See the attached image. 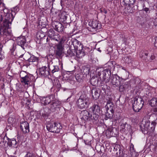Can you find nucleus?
<instances>
[{"instance_id": "nucleus-24", "label": "nucleus", "mask_w": 157, "mask_h": 157, "mask_svg": "<svg viewBox=\"0 0 157 157\" xmlns=\"http://www.w3.org/2000/svg\"><path fill=\"white\" fill-rule=\"evenodd\" d=\"M38 57L32 55L28 59V61L31 63L30 64H33L35 65L38 63Z\"/></svg>"}, {"instance_id": "nucleus-27", "label": "nucleus", "mask_w": 157, "mask_h": 157, "mask_svg": "<svg viewBox=\"0 0 157 157\" xmlns=\"http://www.w3.org/2000/svg\"><path fill=\"white\" fill-rule=\"evenodd\" d=\"M61 87V84L59 81H56L55 84L53 85L51 89V90L54 89L55 90L54 92L56 93L59 90Z\"/></svg>"}, {"instance_id": "nucleus-23", "label": "nucleus", "mask_w": 157, "mask_h": 157, "mask_svg": "<svg viewBox=\"0 0 157 157\" xmlns=\"http://www.w3.org/2000/svg\"><path fill=\"white\" fill-rule=\"evenodd\" d=\"M68 14L65 12H62L59 15L60 20L63 22L67 23L68 22L67 21V19L68 18Z\"/></svg>"}, {"instance_id": "nucleus-6", "label": "nucleus", "mask_w": 157, "mask_h": 157, "mask_svg": "<svg viewBox=\"0 0 157 157\" xmlns=\"http://www.w3.org/2000/svg\"><path fill=\"white\" fill-rule=\"evenodd\" d=\"M132 108L134 111L136 112H139L142 108L144 101L141 97L135 98L132 101Z\"/></svg>"}, {"instance_id": "nucleus-37", "label": "nucleus", "mask_w": 157, "mask_h": 157, "mask_svg": "<svg viewBox=\"0 0 157 157\" xmlns=\"http://www.w3.org/2000/svg\"><path fill=\"white\" fill-rule=\"evenodd\" d=\"M5 137L3 138H0L1 139V141L0 142V146L1 147H3L6 146V141L5 140Z\"/></svg>"}, {"instance_id": "nucleus-59", "label": "nucleus", "mask_w": 157, "mask_h": 157, "mask_svg": "<svg viewBox=\"0 0 157 157\" xmlns=\"http://www.w3.org/2000/svg\"><path fill=\"white\" fill-rule=\"evenodd\" d=\"M104 87H105V88H104V90H105V88H107V85H105V86H104Z\"/></svg>"}, {"instance_id": "nucleus-54", "label": "nucleus", "mask_w": 157, "mask_h": 157, "mask_svg": "<svg viewBox=\"0 0 157 157\" xmlns=\"http://www.w3.org/2000/svg\"><path fill=\"white\" fill-rule=\"evenodd\" d=\"M49 143H50V145H51V144H54V142L52 140H51L49 141Z\"/></svg>"}, {"instance_id": "nucleus-29", "label": "nucleus", "mask_w": 157, "mask_h": 157, "mask_svg": "<svg viewBox=\"0 0 157 157\" xmlns=\"http://www.w3.org/2000/svg\"><path fill=\"white\" fill-rule=\"evenodd\" d=\"M129 151L131 155V157H137L134 147V145L131 144L130 146Z\"/></svg>"}, {"instance_id": "nucleus-5", "label": "nucleus", "mask_w": 157, "mask_h": 157, "mask_svg": "<svg viewBox=\"0 0 157 157\" xmlns=\"http://www.w3.org/2000/svg\"><path fill=\"white\" fill-rule=\"evenodd\" d=\"M72 45L74 46L75 49L76 51L77 56H78L79 57H82L88 54V50L89 49L86 48H85V49L82 48L80 50L79 48L80 46V43L77 40H75L74 41H73Z\"/></svg>"}, {"instance_id": "nucleus-47", "label": "nucleus", "mask_w": 157, "mask_h": 157, "mask_svg": "<svg viewBox=\"0 0 157 157\" xmlns=\"http://www.w3.org/2000/svg\"><path fill=\"white\" fill-rule=\"evenodd\" d=\"M120 146L118 145H115L114 147V151H115V152H117L118 150H120Z\"/></svg>"}, {"instance_id": "nucleus-38", "label": "nucleus", "mask_w": 157, "mask_h": 157, "mask_svg": "<svg viewBox=\"0 0 157 157\" xmlns=\"http://www.w3.org/2000/svg\"><path fill=\"white\" fill-rule=\"evenodd\" d=\"M35 154L32 152L28 151L24 157H36Z\"/></svg>"}, {"instance_id": "nucleus-21", "label": "nucleus", "mask_w": 157, "mask_h": 157, "mask_svg": "<svg viewBox=\"0 0 157 157\" xmlns=\"http://www.w3.org/2000/svg\"><path fill=\"white\" fill-rule=\"evenodd\" d=\"M100 90L96 88H93L91 90V93L93 98L96 100L98 99L100 96Z\"/></svg>"}, {"instance_id": "nucleus-25", "label": "nucleus", "mask_w": 157, "mask_h": 157, "mask_svg": "<svg viewBox=\"0 0 157 157\" xmlns=\"http://www.w3.org/2000/svg\"><path fill=\"white\" fill-rule=\"evenodd\" d=\"M99 81V78L97 76H94L91 78L90 82L93 86H96L98 85Z\"/></svg>"}, {"instance_id": "nucleus-20", "label": "nucleus", "mask_w": 157, "mask_h": 157, "mask_svg": "<svg viewBox=\"0 0 157 157\" xmlns=\"http://www.w3.org/2000/svg\"><path fill=\"white\" fill-rule=\"evenodd\" d=\"M80 116L82 117L81 118L84 121H89L90 117V113L86 110H83L81 111Z\"/></svg>"}, {"instance_id": "nucleus-16", "label": "nucleus", "mask_w": 157, "mask_h": 157, "mask_svg": "<svg viewBox=\"0 0 157 157\" xmlns=\"http://www.w3.org/2000/svg\"><path fill=\"white\" fill-rule=\"evenodd\" d=\"M8 140L7 145L10 147L11 148H14L17 149L19 146V143L16 141L15 139H10L6 137Z\"/></svg>"}, {"instance_id": "nucleus-17", "label": "nucleus", "mask_w": 157, "mask_h": 157, "mask_svg": "<svg viewBox=\"0 0 157 157\" xmlns=\"http://www.w3.org/2000/svg\"><path fill=\"white\" fill-rule=\"evenodd\" d=\"M20 124L21 129L24 133L29 132V124L27 122L24 121L22 122H21Z\"/></svg>"}, {"instance_id": "nucleus-45", "label": "nucleus", "mask_w": 157, "mask_h": 157, "mask_svg": "<svg viewBox=\"0 0 157 157\" xmlns=\"http://www.w3.org/2000/svg\"><path fill=\"white\" fill-rule=\"evenodd\" d=\"M42 36L41 37L40 36H39V37H40V39L41 40V41H43L44 40H46L47 42H48V37L44 35L43 34H42Z\"/></svg>"}, {"instance_id": "nucleus-42", "label": "nucleus", "mask_w": 157, "mask_h": 157, "mask_svg": "<svg viewBox=\"0 0 157 157\" xmlns=\"http://www.w3.org/2000/svg\"><path fill=\"white\" fill-rule=\"evenodd\" d=\"M116 154L117 157H123L124 155L123 151H121V149L120 150H118L117 152H116Z\"/></svg>"}, {"instance_id": "nucleus-49", "label": "nucleus", "mask_w": 157, "mask_h": 157, "mask_svg": "<svg viewBox=\"0 0 157 157\" xmlns=\"http://www.w3.org/2000/svg\"><path fill=\"white\" fill-rule=\"evenodd\" d=\"M112 99L111 98H109V99H107V104H108V103H113V102H112Z\"/></svg>"}, {"instance_id": "nucleus-50", "label": "nucleus", "mask_w": 157, "mask_h": 157, "mask_svg": "<svg viewBox=\"0 0 157 157\" xmlns=\"http://www.w3.org/2000/svg\"><path fill=\"white\" fill-rule=\"evenodd\" d=\"M155 56L154 55H152L150 57V59L151 60H155Z\"/></svg>"}, {"instance_id": "nucleus-7", "label": "nucleus", "mask_w": 157, "mask_h": 157, "mask_svg": "<svg viewBox=\"0 0 157 157\" xmlns=\"http://www.w3.org/2000/svg\"><path fill=\"white\" fill-rule=\"evenodd\" d=\"M47 130L51 132L58 133L62 128V126L58 123L54 122L53 124H49L46 126Z\"/></svg>"}, {"instance_id": "nucleus-31", "label": "nucleus", "mask_w": 157, "mask_h": 157, "mask_svg": "<svg viewBox=\"0 0 157 157\" xmlns=\"http://www.w3.org/2000/svg\"><path fill=\"white\" fill-rule=\"evenodd\" d=\"M148 55L147 52L142 51L141 52L140 54V57L142 58H143V59H144L147 62L148 60L147 59V56Z\"/></svg>"}, {"instance_id": "nucleus-60", "label": "nucleus", "mask_w": 157, "mask_h": 157, "mask_svg": "<svg viewBox=\"0 0 157 157\" xmlns=\"http://www.w3.org/2000/svg\"><path fill=\"white\" fill-rule=\"evenodd\" d=\"M82 157H87V156H85V155H84V156H82Z\"/></svg>"}, {"instance_id": "nucleus-39", "label": "nucleus", "mask_w": 157, "mask_h": 157, "mask_svg": "<svg viewBox=\"0 0 157 157\" xmlns=\"http://www.w3.org/2000/svg\"><path fill=\"white\" fill-rule=\"evenodd\" d=\"M29 74L26 73V72L24 71H21L20 75V77L21 78V80H22L27 75H28Z\"/></svg>"}, {"instance_id": "nucleus-36", "label": "nucleus", "mask_w": 157, "mask_h": 157, "mask_svg": "<svg viewBox=\"0 0 157 157\" xmlns=\"http://www.w3.org/2000/svg\"><path fill=\"white\" fill-rule=\"evenodd\" d=\"M128 86L126 84H124L123 85H121L119 86V90L121 92H123L127 89Z\"/></svg>"}, {"instance_id": "nucleus-33", "label": "nucleus", "mask_w": 157, "mask_h": 157, "mask_svg": "<svg viewBox=\"0 0 157 157\" xmlns=\"http://www.w3.org/2000/svg\"><path fill=\"white\" fill-rule=\"evenodd\" d=\"M11 44V47L10 50L11 52H13L16 49V44L14 43L13 41H11L9 42Z\"/></svg>"}, {"instance_id": "nucleus-44", "label": "nucleus", "mask_w": 157, "mask_h": 157, "mask_svg": "<svg viewBox=\"0 0 157 157\" xmlns=\"http://www.w3.org/2000/svg\"><path fill=\"white\" fill-rule=\"evenodd\" d=\"M67 36H63L60 39V40L59 43H61L62 44L63 43H64L65 41L67 40L68 39Z\"/></svg>"}, {"instance_id": "nucleus-56", "label": "nucleus", "mask_w": 157, "mask_h": 157, "mask_svg": "<svg viewBox=\"0 0 157 157\" xmlns=\"http://www.w3.org/2000/svg\"><path fill=\"white\" fill-rule=\"evenodd\" d=\"M42 23V22L40 20L39 21V25H43V24Z\"/></svg>"}, {"instance_id": "nucleus-58", "label": "nucleus", "mask_w": 157, "mask_h": 157, "mask_svg": "<svg viewBox=\"0 0 157 157\" xmlns=\"http://www.w3.org/2000/svg\"><path fill=\"white\" fill-rule=\"evenodd\" d=\"M155 148L156 150H157V143H156V144L155 145Z\"/></svg>"}, {"instance_id": "nucleus-22", "label": "nucleus", "mask_w": 157, "mask_h": 157, "mask_svg": "<svg viewBox=\"0 0 157 157\" xmlns=\"http://www.w3.org/2000/svg\"><path fill=\"white\" fill-rule=\"evenodd\" d=\"M89 25L94 29H100L101 28V25L97 21H93L89 22Z\"/></svg>"}, {"instance_id": "nucleus-41", "label": "nucleus", "mask_w": 157, "mask_h": 157, "mask_svg": "<svg viewBox=\"0 0 157 157\" xmlns=\"http://www.w3.org/2000/svg\"><path fill=\"white\" fill-rule=\"evenodd\" d=\"M16 119L12 117H10L8 120V123L10 124H13L15 122Z\"/></svg>"}, {"instance_id": "nucleus-62", "label": "nucleus", "mask_w": 157, "mask_h": 157, "mask_svg": "<svg viewBox=\"0 0 157 157\" xmlns=\"http://www.w3.org/2000/svg\"><path fill=\"white\" fill-rule=\"evenodd\" d=\"M36 97H37L38 98V97L37 95L36 96Z\"/></svg>"}, {"instance_id": "nucleus-63", "label": "nucleus", "mask_w": 157, "mask_h": 157, "mask_svg": "<svg viewBox=\"0 0 157 157\" xmlns=\"http://www.w3.org/2000/svg\"><path fill=\"white\" fill-rule=\"evenodd\" d=\"M157 120V118L156 119V120Z\"/></svg>"}, {"instance_id": "nucleus-19", "label": "nucleus", "mask_w": 157, "mask_h": 157, "mask_svg": "<svg viewBox=\"0 0 157 157\" xmlns=\"http://www.w3.org/2000/svg\"><path fill=\"white\" fill-rule=\"evenodd\" d=\"M89 109L93 113L100 114L101 109L98 103L97 104H94Z\"/></svg>"}, {"instance_id": "nucleus-51", "label": "nucleus", "mask_w": 157, "mask_h": 157, "mask_svg": "<svg viewBox=\"0 0 157 157\" xmlns=\"http://www.w3.org/2000/svg\"><path fill=\"white\" fill-rule=\"evenodd\" d=\"M153 112L155 114L157 115V107L153 109Z\"/></svg>"}, {"instance_id": "nucleus-18", "label": "nucleus", "mask_w": 157, "mask_h": 157, "mask_svg": "<svg viewBox=\"0 0 157 157\" xmlns=\"http://www.w3.org/2000/svg\"><path fill=\"white\" fill-rule=\"evenodd\" d=\"M33 78V77L30 74L28 75L26 77L24 78L22 80L21 82L25 85H30L31 82L32 81Z\"/></svg>"}, {"instance_id": "nucleus-4", "label": "nucleus", "mask_w": 157, "mask_h": 157, "mask_svg": "<svg viewBox=\"0 0 157 157\" xmlns=\"http://www.w3.org/2000/svg\"><path fill=\"white\" fill-rule=\"evenodd\" d=\"M90 103V98L86 95H81L76 102V105L79 109H82L88 107Z\"/></svg>"}, {"instance_id": "nucleus-26", "label": "nucleus", "mask_w": 157, "mask_h": 157, "mask_svg": "<svg viewBox=\"0 0 157 157\" xmlns=\"http://www.w3.org/2000/svg\"><path fill=\"white\" fill-rule=\"evenodd\" d=\"M114 113V110H106V112L105 113V119L107 120L108 119H111L113 117Z\"/></svg>"}, {"instance_id": "nucleus-9", "label": "nucleus", "mask_w": 157, "mask_h": 157, "mask_svg": "<svg viewBox=\"0 0 157 157\" xmlns=\"http://www.w3.org/2000/svg\"><path fill=\"white\" fill-rule=\"evenodd\" d=\"M61 104V102L56 99L55 97L49 105L48 108L51 112H55L59 108Z\"/></svg>"}, {"instance_id": "nucleus-57", "label": "nucleus", "mask_w": 157, "mask_h": 157, "mask_svg": "<svg viewBox=\"0 0 157 157\" xmlns=\"http://www.w3.org/2000/svg\"><path fill=\"white\" fill-rule=\"evenodd\" d=\"M155 23H156V25H157V18H156L155 19Z\"/></svg>"}, {"instance_id": "nucleus-1", "label": "nucleus", "mask_w": 157, "mask_h": 157, "mask_svg": "<svg viewBox=\"0 0 157 157\" xmlns=\"http://www.w3.org/2000/svg\"><path fill=\"white\" fill-rule=\"evenodd\" d=\"M19 10L17 7L14 8L11 13L8 9H3V13L0 16V40L2 39L4 36L10 37L11 35V31L9 29L10 25L11 24L16 13Z\"/></svg>"}, {"instance_id": "nucleus-10", "label": "nucleus", "mask_w": 157, "mask_h": 157, "mask_svg": "<svg viewBox=\"0 0 157 157\" xmlns=\"http://www.w3.org/2000/svg\"><path fill=\"white\" fill-rule=\"evenodd\" d=\"M48 67L46 66L43 67L39 68V74L42 76L47 77L50 75L49 70L51 69L49 68V66Z\"/></svg>"}, {"instance_id": "nucleus-2", "label": "nucleus", "mask_w": 157, "mask_h": 157, "mask_svg": "<svg viewBox=\"0 0 157 157\" xmlns=\"http://www.w3.org/2000/svg\"><path fill=\"white\" fill-rule=\"evenodd\" d=\"M100 80L102 82H104L106 83L109 81L114 87H117L120 84V78L117 75H111V71L108 69L104 70L103 68H98L97 70Z\"/></svg>"}, {"instance_id": "nucleus-53", "label": "nucleus", "mask_w": 157, "mask_h": 157, "mask_svg": "<svg viewBox=\"0 0 157 157\" xmlns=\"http://www.w3.org/2000/svg\"><path fill=\"white\" fill-rule=\"evenodd\" d=\"M154 46L155 47L157 48V37L156 38L155 42L154 43Z\"/></svg>"}, {"instance_id": "nucleus-8", "label": "nucleus", "mask_w": 157, "mask_h": 157, "mask_svg": "<svg viewBox=\"0 0 157 157\" xmlns=\"http://www.w3.org/2000/svg\"><path fill=\"white\" fill-rule=\"evenodd\" d=\"M118 133V130L116 128L110 126H109L105 131L106 136L109 138L111 137H116Z\"/></svg>"}, {"instance_id": "nucleus-46", "label": "nucleus", "mask_w": 157, "mask_h": 157, "mask_svg": "<svg viewBox=\"0 0 157 157\" xmlns=\"http://www.w3.org/2000/svg\"><path fill=\"white\" fill-rule=\"evenodd\" d=\"M102 13L106 14L107 13V10L104 8H101L99 10Z\"/></svg>"}, {"instance_id": "nucleus-40", "label": "nucleus", "mask_w": 157, "mask_h": 157, "mask_svg": "<svg viewBox=\"0 0 157 157\" xmlns=\"http://www.w3.org/2000/svg\"><path fill=\"white\" fill-rule=\"evenodd\" d=\"M63 51L56 49L55 54L57 57H60L62 54Z\"/></svg>"}, {"instance_id": "nucleus-28", "label": "nucleus", "mask_w": 157, "mask_h": 157, "mask_svg": "<svg viewBox=\"0 0 157 157\" xmlns=\"http://www.w3.org/2000/svg\"><path fill=\"white\" fill-rule=\"evenodd\" d=\"M100 114L93 113L90 115L89 121H91L93 122L98 121L99 119Z\"/></svg>"}, {"instance_id": "nucleus-35", "label": "nucleus", "mask_w": 157, "mask_h": 157, "mask_svg": "<svg viewBox=\"0 0 157 157\" xmlns=\"http://www.w3.org/2000/svg\"><path fill=\"white\" fill-rule=\"evenodd\" d=\"M51 70L52 73H54L56 72H58L59 70V68L58 66L56 65L53 66V67H52L50 70Z\"/></svg>"}, {"instance_id": "nucleus-52", "label": "nucleus", "mask_w": 157, "mask_h": 157, "mask_svg": "<svg viewBox=\"0 0 157 157\" xmlns=\"http://www.w3.org/2000/svg\"><path fill=\"white\" fill-rule=\"evenodd\" d=\"M75 78L76 79V80L78 82H81L82 81V79L80 78H78V76H76Z\"/></svg>"}, {"instance_id": "nucleus-11", "label": "nucleus", "mask_w": 157, "mask_h": 157, "mask_svg": "<svg viewBox=\"0 0 157 157\" xmlns=\"http://www.w3.org/2000/svg\"><path fill=\"white\" fill-rule=\"evenodd\" d=\"M48 35L52 40L58 41L60 39L59 35L56 33L53 29H50L48 31Z\"/></svg>"}, {"instance_id": "nucleus-48", "label": "nucleus", "mask_w": 157, "mask_h": 157, "mask_svg": "<svg viewBox=\"0 0 157 157\" xmlns=\"http://www.w3.org/2000/svg\"><path fill=\"white\" fill-rule=\"evenodd\" d=\"M143 10L146 12L147 13L149 10V8L145 7L144 5L143 6Z\"/></svg>"}, {"instance_id": "nucleus-12", "label": "nucleus", "mask_w": 157, "mask_h": 157, "mask_svg": "<svg viewBox=\"0 0 157 157\" xmlns=\"http://www.w3.org/2000/svg\"><path fill=\"white\" fill-rule=\"evenodd\" d=\"M17 44L20 46L23 49H25L24 46H26V40L24 36H21L17 38L16 39Z\"/></svg>"}, {"instance_id": "nucleus-15", "label": "nucleus", "mask_w": 157, "mask_h": 157, "mask_svg": "<svg viewBox=\"0 0 157 157\" xmlns=\"http://www.w3.org/2000/svg\"><path fill=\"white\" fill-rule=\"evenodd\" d=\"M55 98V95L54 94H52L49 96L44 98L42 99V103L44 105H49L53 101V99Z\"/></svg>"}, {"instance_id": "nucleus-61", "label": "nucleus", "mask_w": 157, "mask_h": 157, "mask_svg": "<svg viewBox=\"0 0 157 157\" xmlns=\"http://www.w3.org/2000/svg\"><path fill=\"white\" fill-rule=\"evenodd\" d=\"M130 12V11H128V12Z\"/></svg>"}, {"instance_id": "nucleus-43", "label": "nucleus", "mask_w": 157, "mask_h": 157, "mask_svg": "<svg viewBox=\"0 0 157 157\" xmlns=\"http://www.w3.org/2000/svg\"><path fill=\"white\" fill-rule=\"evenodd\" d=\"M64 48L62 44L61 43H59L56 45V49L57 50H62L63 51Z\"/></svg>"}, {"instance_id": "nucleus-30", "label": "nucleus", "mask_w": 157, "mask_h": 157, "mask_svg": "<svg viewBox=\"0 0 157 157\" xmlns=\"http://www.w3.org/2000/svg\"><path fill=\"white\" fill-rule=\"evenodd\" d=\"M149 103L151 107H155L157 106V97H154L152 98L149 101Z\"/></svg>"}, {"instance_id": "nucleus-55", "label": "nucleus", "mask_w": 157, "mask_h": 157, "mask_svg": "<svg viewBox=\"0 0 157 157\" xmlns=\"http://www.w3.org/2000/svg\"><path fill=\"white\" fill-rule=\"evenodd\" d=\"M155 8L156 10H157V2L154 6V8Z\"/></svg>"}, {"instance_id": "nucleus-32", "label": "nucleus", "mask_w": 157, "mask_h": 157, "mask_svg": "<svg viewBox=\"0 0 157 157\" xmlns=\"http://www.w3.org/2000/svg\"><path fill=\"white\" fill-rule=\"evenodd\" d=\"M82 71L83 75H86L89 74L90 71V69L89 67L83 66L82 67Z\"/></svg>"}, {"instance_id": "nucleus-13", "label": "nucleus", "mask_w": 157, "mask_h": 157, "mask_svg": "<svg viewBox=\"0 0 157 157\" xmlns=\"http://www.w3.org/2000/svg\"><path fill=\"white\" fill-rule=\"evenodd\" d=\"M53 27L55 30L59 32H62L64 31V28L63 25L58 21L53 22L52 24Z\"/></svg>"}, {"instance_id": "nucleus-14", "label": "nucleus", "mask_w": 157, "mask_h": 157, "mask_svg": "<svg viewBox=\"0 0 157 157\" xmlns=\"http://www.w3.org/2000/svg\"><path fill=\"white\" fill-rule=\"evenodd\" d=\"M136 2V0H123L122 2L125 9L129 10Z\"/></svg>"}, {"instance_id": "nucleus-3", "label": "nucleus", "mask_w": 157, "mask_h": 157, "mask_svg": "<svg viewBox=\"0 0 157 157\" xmlns=\"http://www.w3.org/2000/svg\"><path fill=\"white\" fill-rule=\"evenodd\" d=\"M156 124L155 121H152L150 124L149 120L144 119L140 125L141 130L144 134L150 135L154 131Z\"/></svg>"}, {"instance_id": "nucleus-34", "label": "nucleus", "mask_w": 157, "mask_h": 157, "mask_svg": "<svg viewBox=\"0 0 157 157\" xmlns=\"http://www.w3.org/2000/svg\"><path fill=\"white\" fill-rule=\"evenodd\" d=\"M105 108H106V110H114V106L113 103H108L105 106Z\"/></svg>"}]
</instances>
